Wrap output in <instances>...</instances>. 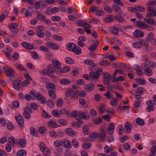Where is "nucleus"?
<instances>
[{
    "label": "nucleus",
    "instance_id": "nucleus-37",
    "mask_svg": "<svg viewBox=\"0 0 156 156\" xmlns=\"http://www.w3.org/2000/svg\"><path fill=\"white\" fill-rule=\"evenodd\" d=\"M143 42L141 40L135 42L132 44V46L133 48H140L142 46Z\"/></svg>",
    "mask_w": 156,
    "mask_h": 156
},
{
    "label": "nucleus",
    "instance_id": "nucleus-57",
    "mask_svg": "<svg viewBox=\"0 0 156 156\" xmlns=\"http://www.w3.org/2000/svg\"><path fill=\"white\" fill-rule=\"evenodd\" d=\"M70 75L73 77H77L79 75V73L78 70L76 69L73 70L70 73Z\"/></svg>",
    "mask_w": 156,
    "mask_h": 156
},
{
    "label": "nucleus",
    "instance_id": "nucleus-9",
    "mask_svg": "<svg viewBox=\"0 0 156 156\" xmlns=\"http://www.w3.org/2000/svg\"><path fill=\"white\" fill-rule=\"evenodd\" d=\"M87 93L84 90H76L75 91V94L73 97L72 98H77L78 96L80 97H84L87 96Z\"/></svg>",
    "mask_w": 156,
    "mask_h": 156
},
{
    "label": "nucleus",
    "instance_id": "nucleus-17",
    "mask_svg": "<svg viewBox=\"0 0 156 156\" xmlns=\"http://www.w3.org/2000/svg\"><path fill=\"white\" fill-rule=\"evenodd\" d=\"M16 119L21 127L23 128L24 124L23 118L20 114H18L15 117Z\"/></svg>",
    "mask_w": 156,
    "mask_h": 156
},
{
    "label": "nucleus",
    "instance_id": "nucleus-48",
    "mask_svg": "<svg viewBox=\"0 0 156 156\" xmlns=\"http://www.w3.org/2000/svg\"><path fill=\"white\" fill-rule=\"evenodd\" d=\"M156 153V146L152 147L150 150V152L149 156H155Z\"/></svg>",
    "mask_w": 156,
    "mask_h": 156
},
{
    "label": "nucleus",
    "instance_id": "nucleus-43",
    "mask_svg": "<svg viewBox=\"0 0 156 156\" xmlns=\"http://www.w3.org/2000/svg\"><path fill=\"white\" fill-rule=\"evenodd\" d=\"M21 45L23 47L27 49H31L33 48V45L26 42L22 43Z\"/></svg>",
    "mask_w": 156,
    "mask_h": 156
},
{
    "label": "nucleus",
    "instance_id": "nucleus-59",
    "mask_svg": "<svg viewBox=\"0 0 156 156\" xmlns=\"http://www.w3.org/2000/svg\"><path fill=\"white\" fill-rule=\"evenodd\" d=\"M82 130L83 133L85 134H88L90 132L89 129L86 125H84L83 126Z\"/></svg>",
    "mask_w": 156,
    "mask_h": 156
},
{
    "label": "nucleus",
    "instance_id": "nucleus-50",
    "mask_svg": "<svg viewBox=\"0 0 156 156\" xmlns=\"http://www.w3.org/2000/svg\"><path fill=\"white\" fill-rule=\"evenodd\" d=\"M52 115L56 118H59L61 117V114L57 110H54L51 112Z\"/></svg>",
    "mask_w": 156,
    "mask_h": 156
},
{
    "label": "nucleus",
    "instance_id": "nucleus-51",
    "mask_svg": "<svg viewBox=\"0 0 156 156\" xmlns=\"http://www.w3.org/2000/svg\"><path fill=\"white\" fill-rule=\"evenodd\" d=\"M48 94L50 98L52 99H55L56 98V95L55 92L52 90H49Z\"/></svg>",
    "mask_w": 156,
    "mask_h": 156
},
{
    "label": "nucleus",
    "instance_id": "nucleus-56",
    "mask_svg": "<svg viewBox=\"0 0 156 156\" xmlns=\"http://www.w3.org/2000/svg\"><path fill=\"white\" fill-rule=\"evenodd\" d=\"M72 51H73L74 52L76 55H80L82 52L81 48L76 45Z\"/></svg>",
    "mask_w": 156,
    "mask_h": 156
},
{
    "label": "nucleus",
    "instance_id": "nucleus-39",
    "mask_svg": "<svg viewBox=\"0 0 156 156\" xmlns=\"http://www.w3.org/2000/svg\"><path fill=\"white\" fill-rule=\"evenodd\" d=\"M125 128L126 133H129L131 132L132 126L130 123L126 122L125 124Z\"/></svg>",
    "mask_w": 156,
    "mask_h": 156
},
{
    "label": "nucleus",
    "instance_id": "nucleus-16",
    "mask_svg": "<svg viewBox=\"0 0 156 156\" xmlns=\"http://www.w3.org/2000/svg\"><path fill=\"white\" fill-rule=\"evenodd\" d=\"M115 128L114 124L111 122L109 123L108 126V128L107 130V133L110 135H112L114 133V130Z\"/></svg>",
    "mask_w": 156,
    "mask_h": 156
},
{
    "label": "nucleus",
    "instance_id": "nucleus-61",
    "mask_svg": "<svg viewBox=\"0 0 156 156\" xmlns=\"http://www.w3.org/2000/svg\"><path fill=\"white\" fill-rule=\"evenodd\" d=\"M105 105H102L99 107L98 108L99 112L100 114H102L105 110Z\"/></svg>",
    "mask_w": 156,
    "mask_h": 156
},
{
    "label": "nucleus",
    "instance_id": "nucleus-62",
    "mask_svg": "<svg viewBox=\"0 0 156 156\" xmlns=\"http://www.w3.org/2000/svg\"><path fill=\"white\" fill-rule=\"evenodd\" d=\"M136 80L138 83L141 85H144L146 83V81L140 78H136Z\"/></svg>",
    "mask_w": 156,
    "mask_h": 156
},
{
    "label": "nucleus",
    "instance_id": "nucleus-20",
    "mask_svg": "<svg viewBox=\"0 0 156 156\" xmlns=\"http://www.w3.org/2000/svg\"><path fill=\"white\" fill-rule=\"evenodd\" d=\"M31 111V109L27 107L24 109L23 115L25 119H30L31 117L30 115Z\"/></svg>",
    "mask_w": 156,
    "mask_h": 156
},
{
    "label": "nucleus",
    "instance_id": "nucleus-63",
    "mask_svg": "<svg viewBox=\"0 0 156 156\" xmlns=\"http://www.w3.org/2000/svg\"><path fill=\"white\" fill-rule=\"evenodd\" d=\"M113 149L112 147H109L107 145H105L104 148V151L106 153H109L111 152Z\"/></svg>",
    "mask_w": 156,
    "mask_h": 156
},
{
    "label": "nucleus",
    "instance_id": "nucleus-2",
    "mask_svg": "<svg viewBox=\"0 0 156 156\" xmlns=\"http://www.w3.org/2000/svg\"><path fill=\"white\" fill-rule=\"evenodd\" d=\"M51 65H48L47 66V69H43L42 70L40 71V74L42 75H47L52 78H55L56 76L53 74V73L55 71L54 70H51Z\"/></svg>",
    "mask_w": 156,
    "mask_h": 156
},
{
    "label": "nucleus",
    "instance_id": "nucleus-25",
    "mask_svg": "<svg viewBox=\"0 0 156 156\" xmlns=\"http://www.w3.org/2000/svg\"><path fill=\"white\" fill-rule=\"evenodd\" d=\"M77 122H73L72 123V125L73 126L76 127L78 128L81 127L80 125L83 123V121L82 119L80 118H76Z\"/></svg>",
    "mask_w": 156,
    "mask_h": 156
},
{
    "label": "nucleus",
    "instance_id": "nucleus-54",
    "mask_svg": "<svg viewBox=\"0 0 156 156\" xmlns=\"http://www.w3.org/2000/svg\"><path fill=\"white\" fill-rule=\"evenodd\" d=\"M38 130L40 133L43 134L46 132L47 128L44 126H41L38 127Z\"/></svg>",
    "mask_w": 156,
    "mask_h": 156
},
{
    "label": "nucleus",
    "instance_id": "nucleus-58",
    "mask_svg": "<svg viewBox=\"0 0 156 156\" xmlns=\"http://www.w3.org/2000/svg\"><path fill=\"white\" fill-rule=\"evenodd\" d=\"M118 100L116 98H115L112 100L110 101V104L112 106L116 107L118 105Z\"/></svg>",
    "mask_w": 156,
    "mask_h": 156
},
{
    "label": "nucleus",
    "instance_id": "nucleus-31",
    "mask_svg": "<svg viewBox=\"0 0 156 156\" xmlns=\"http://www.w3.org/2000/svg\"><path fill=\"white\" fill-rule=\"evenodd\" d=\"M98 135L99 138L102 139H104L106 136V133L105 129L103 128H101Z\"/></svg>",
    "mask_w": 156,
    "mask_h": 156
},
{
    "label": "nucleus",
    "instance_id": "nucleus-19",
    "mask_svg": "<svg viewBox=\"0 0 156 156\" xmlns=\"http://www.w3.org/2000/svg\"><path fill=\"white\" fill-rule=\"evenodd\" d=\"M62 145L67 148H70L72 147L70 141L66 139L62 140Z\"/></svg>",
    "mask_w": 156,
    "mask_h": 156
},
{
    "label": "nucleus",
    "instance_id": "nucleus-52",
    "mask_svg": "<svg viewBox=\"0 0 156 156\" xmlns=\"http://www.w3.org/2000/svg\"><path fill=\"white\" fill-rule=\"evenodd\" d=\"M27 152L24 149L19 150L17 152V156H26Z\"/></svg>",
    "mask_w": 156,
    "mask_h": 156
},
{
    "label": "nucleus",
    "instance_id": "nucleus-60",
    "mask_svg": "<svg viewBox=\"0 0 156 156\" xmlns=\"http://www.w3.org/2000/svg\"><path fill=\"white\" fill-rule=\"evenodd\" d=\"M144 73L148 76H151L153 74L152 71L149 68H146L144 70Z\"/></svg>",
    "mask_w": 156,
    "mask_h": 156
},
{
    "label": "nucleus",
    "instance_id": "nucleus-53",
    "mask_svg": "<svg viewBox=\"0 0 156 156\" xmlns=\"http://www.w3.org/2000/svg\"><path fill=\"white\" fill-rule=\"evenodd\" d=\"M80 24L84 28L85 30L88 29H90L91 26L86 22L83 21H80Z\"/></svg>",
    "mask_w": 156,
    "mask_h": 156
},
{
    "label": "nucleus",
    "instance_id": "nucleus-55",
    "mask_svg": "<svg viewBox=\"0 0 156 156\" xmlns=\"http://www.w3.org/2000/svg\"><path fill=\"white\" fill-rule=\"evenodd\" d=\"M14 66L15 67L18 69L20 71L25 70L27 71L26 69H25L23 66L21 64L19 63H15Z\"/></svg>",
    "mask_w": 156,
    "mask_h": 156
},
{
    "label": "nucleus",
    "instance_id": "nucleus-10",
    "mask_svg": "<svg viewBox=\"0 0 156 156\" xmlns=\"http://www.w3.org/2000/svg\"><path fill=\"white\" fill-rule=\"evenodd\" d=\"M75 94V92L74 90L71 88H68L67 89L65 92V96L66 98L70 97L71 99H75L76 98H72V97Z\"/></svg>",
    "mask_w": 156,
    "mask_h": 156
},
{
    "label": "nucleus",
    "instance_id": "nucleus-6",
    "mask_svg": "<svg viewBox=\"0 0 156 156\" xmlns=\"http://www.w3.org/2000/svg\"><path fill=\"white\" fill-rule=\"evenodd\" d=\"M144 61L145 63L142 64V67H147V66H149L154 68L156 67V63L154 62L149 60L147 58H145Z\"/></svg>",
    "mask_w": 156,
    "mask_h": 156
},
{
    "label": "nucleus",
    "instance_id": "nucleus-38",
    "mask_svg": "<svg viewBox=\"0 0 156 156\" xmlns=\"http://www.w3.org/2000/svg\"><path fill=\"white\" fill-rule=\"evenodd\" d=\"M143 41L142 46L144 45L145 47V50L147 51H149L152 50L153 48L150 46L149 43L147 41L141 40Z\"/></svg>",
    "mask_w": 156,
    "mask_h": 156
},
{
    "label": "nucleus",
    "instance_id": "nucleus-35",
    "mask_svg": "<svg viewBox=\"0 0 156 156\" xmlns=\"http://www.w3.org/2000/svg\"><path fill=\"white\" fill-rule=\"evenodd\" d=\"M102 122V119L99 117L93 118L92 119V122L93 124L95 125H99Z\"/></svg>",
    "mask_w": 156,
    "mask_h": 156
},
{
    "label": "nucleus",
    "instance_id": "nucleus-42",
    "mask_svg": "<svg viewBox=\"0 0 156 156\" xmlns=\"http://www.w3.org/2000/svg\"><path fill=\"white\" fill-rule=\"evenodd\" d=\"M112 8L118 14H122V11L119 7L115 5H113L112 6Z\"/></svg>",
    "mask_w": 156,
    "mask_h": 156
},
{
    "label": "nucleus",
    "instance_id": "nucleus-46",
    "mask_svg": "<svg viewBox=\"0 0 156 156\" xmlns=\"http://www.w3.org/2000/svg\"><path fill=\"white\" fill-rule=\"evenodd\" d=\"M42 116L45 118H50L51 116L49 115L48 113L46 112L45 110L43 109L41 112Z\"/></svg>",
    "mask_w": 156,
    "mask_h": 156
},
{
    "label": "nucleus",
    "instance_id": "nucleus-11",
    "mask_svg": "<svg viewBox=\"0 0 156 156\" xmlns=\"http://www.w3.org/2000/svg\"><path fill=\"white\" fill-rule=\"evenodd\" d=\"M46 45L50 49L56 50L59 49V47L58 45L54 42H48L46 44Z\"/></svg>",
    "mask_w": 156,
    "mask_h": 156
},
{
    "label": "nucleus",
    "instance_id": "nucleus-29",
    "mask_svg": "<svg viewBox=\"0 0 156 156\" xmlns=\"http://www.w3.org/2000/svg\"><path fill=\"white\" fill-rule=\"evenodd\" d=\"M45 87L48 91L49 90H55L56 89V86L53 83L48 82L46 83Z\"/></svg>",
    "mask_w": 156,
    "mask_h": 156
},
{
    "label": "nucleus",
    "instance_id": "nucleus-33",
    "mask_svg": "<svg viewBox=\"0 0 156 156\" xmlns=\"http://www.w3.org/2000/svg\"><path fill=\"white\" fill-rule=\"evenodd\" d=\"M71 68L69 66H65L62 67V68L60 69V71H59L60 73H67L69 72Z\"/></svg>",
    "mask_w": 156,
    "mask_h": 156
},
{
    "label": "nucleus",
    "instance_id": "nucleus-21",
    "mask_svg": "<svg viewBox=\"0 0 156 156\" xmlns=\"http://www.w3.org/2000/svg\"><path fill=\"white\" fill-rule=\"evenodd\" d=\"M16 142L18 145L22 148L25 147L27 144L26 141L24 139H17L16 140Z\"/></svg>",
    "mask_w": 156,
    "mask_h": 156
},
{
    "label": "nucleus",
    "instance_id": "nucleus-24",
    "mask_svg": "<svg viewBox=\"0 0 156 156\" xmlns=\"http://www.w3.org/2000/svg\"><path fill=\"white\" fill-rule=\"evenodd\" d=\"M47 125L50 128L52 129H55L59 126L56 122L52 120H50L48 122Z\"/></svg>",
    "mask_w": 156,
    "mask_h": 156
},
{
    "label": "nucleus",
    "instance_id": "nucleus-8",
    "mask_svg": "<svg viewBox=\"0 0 156 156\" xmlns=\"http://www.w3.org/2000/svg\"><path fill=\"white\" fill-rule=\"evenodd\" d=\"M78 114L80 117L83 119L88 120L90 118V116L88 112L86 110H84L83 112L79 111Z\"/></svg>",
    "mask_w": 156,
    "mask_h": 156
},
{
    "label": "nucleus",
    "instance_id": "nucleus-41",
    "mask_svg": "<svg viewBox=\"0 0 156 156\" xmlns=\"http://www.w3.org/2000/svg\"><path fill=\"white\" fill-rule=\"evenodd\" d=\"M120 26L119 25H115L113 27L112 31L115 34H116L118 33L120 29Z\"/></svg>",
    "mask_w": 156,
    "mask_h": 156
},
{
    "label": "nucleus",
    "instance_id": "nucleus-36",
    "mask_svg": "<svg viewBox=\"0 0 156 156\" xmlns=\"http://www.w3.org/2000/svg\"><path fill=\"white\" fill-rule=\"evenodd\" d=\"M111 77V75L108 73H106L104 76L103 82L106 84H109V80Z\"/></svg>",
    "mask_w": 156,
    "mask_h": 156
},
{
    "label": "nucleus",
    "instance_id": "nucleus-44",
    "mask_svg": "<svg viewBox=\"0 0 156 156\" xmlns=\"http://www.w3.org/2000/svg\"><path fill=\"white\" fill-rule=\"evenodd\" d=\"M134 69L136 71L138 75L141 76L143 75V73L142 72L141 68L137 65H135L134 66Z\"/></svg>",
    "mask_w": 156,
    "mask_h": 156
},
{
    "label": "nucleus",
    "instance_id": "nucleus-47",
    "mask_svg": "<svg viewBox=\"0 0 156 156\" xmlns=\"http://www.w3.org/2000/svg\"><path fill=\"white\" fill-rule=\"evenodd\" d=\"M149 12L146 14V16L147 17H152L153 16H156V9L153 10L152 9L151 11H149Z\"/></svg>",
    "mask_w": 156,
    "mask_h": 156
},
{
    "label": "nucleus",
    "instance_id": "nucleus-30",
    "mask_svg": "<svg viewBox=\"0 0 156 156\" xmlns=\"http://www.w3.org/2000/svg\"><path fill=\"white\" fill-rule=\"evenodd\" d=\"M59 83L62 85H67L71 83V81L68 78H62L60 79Z\"/></svg>",
    "mask_w": 156,
    "mask_h": 156
},
{
    "label": "nucleus",
    "instance_id": "nucleus-23",
    "mask_svg": "<svg viewBox=\"0 0 156 156\" xmlns=\"http://www.w3.org/2000/svg\"><path fill=\"white\" fill-rule=\"evenodd\" d=\"M65 132L67 134L71 136H75L77 135L76 132L71 128H66L65 130Z\"/></svg>",
    "mask_w": 156,
    "mask_h": 156
},
{
    "label": "nucleus",
    "instance_id": "nucleus-15",
    "mask_svg": "<svg viewBox=\"0 0 156 156\" xmlns=\"http://www.w3.org/2000/svg\"><path fill=\"white\" fill-rule=\"evenodd\" d=\"M83 88L88 91H92L95 89V85L92 83L86 84L84 85Z\"/></svg>",
    "mask_w": 156,
    "mask_h": 156
},
{
    "label": "nucleus",
    "instance_id": "nucleus-64",
    "mask_svg": "<svg viewBox=\"0 0 156 156\" xmlns=\"http://www.w3.org/2000/svg\"><path fill=\"white\" fill-rule=\"evenodd\" d=\"M75 82L76 84L79 86L83 85L85 83V81L81 79H80L77 80Z\"/></svg>",
    "mask_w": 156,
    "mask_h": 156
},
{
    "label": "nucleus",
    "instance_id": "nucleus-45",
    "mask_svg": "<svg viewBox=\"0 0 156 156\" xmlns=\"http://www.w3.org/2000/svg\"><path fill=\"white\" fill-rule=\"evenodd\" d=\"M108 58L110 61H112L116 59L117 57L114 56L110 54L107 53L105 55L104 57V58Z\"/></svg>",
    "mask_w": 156,
    "mask_h": 156
},
{
    "label": "nucleus",
    "instance_id": "nucleus-18",
    "mask_svg": "<svg viewBox=\"0 0 156 156\" xmlns=\"http://www.w3.org/2000/svg\"><path fill=\"white\" fill-rule=\"evenodd\" d=\"M17 26L18 25L16 23H12L9 25L8 27L12 32L17 33L18 32V30L16 28Z\"/></svg>",
    "mask_w": 156,
    "mask_h": 156
},
{
    "label": "nucleus",
    "instance_id": "nucleus-1",
    "mask_svg": "<svg viewBox=\"0 0 156 156\" xmlns=\"http://www.w3.org/2000/svg\"><path fill=\"white\" fill-rule=\"evenodd\" d=\"M51 63L52 65L49 64L51 66V70H55V72L54 73H55L57 74H60L59 71L58 70L60 69L62 65L61 62L58 60L54 59L52 60Z\"/></svg>",
    "mask_w": 156,
    "mask_h": 156
},
{
    "label": "nucleus",
    "instance_id": "nucleus-14",
    "mask_svg": "<svg viewBox=\"0 0 156 156\" xmlns=\"http://www.w3.org/2000/svg\"><path fill=\"white\" fill-rule=\"evenodd\" d=\"M12 84L13 87L16 90H22L21 82L20 80H16L14 81Z\"/></svg>",
    "mask_w": 156,
    "mask_h": 156
},
{
    "label": "nucleus",
    "instance_id": "nucleus-5",
    "mask_svg": "<svg viewBox=\"0 0 156 156\" xmlns=\"http://www.w3.org/2000/svg\"><path fill=\"white\" fill-rule=\"evenodd\" d=\"M133 25L138 28L142 29H145L147 26V24L140 20L136 21L134 23Z\"/></svg>",
    "mask_w": 156,
    "mask_h": 156
},
{
    "label": "nucleus",
    "instance_id": "nucleus-26",
    "mask_svg": "<svg viewBox=\"0 0 156 156\" xmlns=\"http://www.w3.org/2000/svg\"><path fill=\"white\" fill-rule=\"evenodd\" d=\"M155 5H156V0L150 1L147 3L146 4V5L147 6V10L148 11H151L153 8L151 6Z\"/></svg>",
    "mask_w": 156,
    "mask_h": 156
},
{
    "label": "nucleus",
    "instance_id": "nucleus-13",
    "mask_svg": "<svg viewBox=\"0 0 156 156\" xmlns=\"http://www.w3.org/2000/svg\"><path fill=\"white\" fill-rule=\"evenodd\" d=\"M36 34L40 37H43L44 35V33L42 32L44 30V27L42 26H39L37 27Z\"/></svg>",
    "mask_w": 156,
    "mask_h": 156
},
{
    "label": "nucleus",
    "instance_id": "nucleus-3",
    "mask_svg": "<svg viewBox=\"0 0 156 156\" xmlns=\"http://www.w3.org/2000/svg\"><path fill=\"white\" fill-rule=\"evenodd\" d=\"M146 104L148 105L146 108L147 111L151 112L154 110V106L156 105V103L153 100H149L147 101Z\"/></svg>",
    "mask_w": 156,
    "mask_h": 156
},
{
    "label": "nucleus",
    "instance_id": "nucleus-32",
    "mask_svg": "<svg viewBox=\"0 0 156 156\" xmlns=\"http://www.w3.org/2000/svg\"><path fill=\"white\" fill-rule=\"evenodd\" d=\"M155 34L152 32L148 33L146 37V39L150 42L155 38Z\"/></svg>",
    "mask_w": 156,
    "mask_h": 156
},
{
    "label": "nucleus",
    "instance_id": "nucleus-27",
    "mask_svg": "<svg viewBox=\"0 0 156 156\" xmlns=\"http://www.w3.org/2000/svg\"><path fill=\"white\" fill-rule=\"evenodd\" d=\"M133 35L136 37L141 38L144 36V33L140 30H136L134 32Z\"/></svg>",
    "mask_w": 156,
    "mask_h": 156
},
{
    "label": "nucleus",
    "instance_id": "nucleus-40",
    "mask_svg": "<svg viewBox=\"0 0 156 156\" xmlns=\"http://www.w3.org/2000/svg\"><path fill=\"white\" fill-rule=\"evenodd\" d=\"M65 62L67 64L70 65L74 64L75 63V60L70 57H66L65 58Z\"/></svg>",
    "mask_w": 156,
    "mask_h": 156
},
{
    "label": "nucleus",
    "instance_id": "nucleus-12",
    "mask_svg": "<svg viewBox=\"0 0 156 156\" xmlns=\"http://www.w3.org/2000/svg\"><path fill=\"white\" fill-rule=\"evenodd\" d=\"M101 71L98 70L96 72L91 71L89 73V76L92 79H97L100 76V72Z\"/></svg>",
    "mask_w": 156,
    "mask_h": 156
},
{
    "label": "nucleus",
    "instance_id": "nucleus-22",
    "mask_svg": "<svg viewBox=\"0 0 156 156\" xmlns=\"http://www.w3.org/2000/svg\"><path fill=\"white\" fill-rule=\"evenodd\" d=\"M30 94L31 95L32 97H34V99L33 100H35L36 99L38 100L42 97L43 96L42 94L39 92L35 93L33 91H31L30 92Z\"/></svg>",
    "mask_w": 156,
    "mask_h": 156
},
{
    "label": "nucleus",
    "instance_id": "nucleus-49",
    "mask_svg": "<svg viewBox=\"0 0 156 156\" xmlns=\"http://www.w3.org/2000/svg\"><path fill=\"white\" fill-rule=\"evenodd\" d=\"M76 45L73 43H70L66 45L67 49L70 51H72Z\"/></svg>",
    "mask_w": 156,
    "mask_h": 156
},
{
    "label": "nucleus",
    "instance_id": "nucleus-28",
    "mask_svg": "<svg viewBox=\"0 0 156 156\" xmlns=\"http://www.w3.org/2000/svg\"><path fill=\"white\" fill-rule=\"evenodd\" d=\"M144 20L147 23L152 26L156 25V21L153 19L151 18H144Z\"/></svg>",
    "mask_w": 156,
    "mask_h": 156
},
{
    "label": "nucleus",
    "instance_id": "nucleus-4",
    "mask_svg": "<svg viewBox=\"0 0 156 156\" xmlns=\"http://www.w3.org/2000/svg\"><path fill=\"white\" fill-rule=\"evenodd\" d=\"M4 71L7 76H13L15 75V71L9 66L3 68Z\"/></svg>",
    "mask_w": 156,
    "mask_h": 156
},
{
    "label": "nucleus",
    "instance_id": "nucleus-7",
    "mask_svg": "<svg viewBox=\"0 0 156 156\" xmlns=\"http://www.w3.org/2000/svg\"><path fill=\"white\" fill-rule=\"evenodd\" d=\"M128 10L132 12H135L136 11L143 12L145 10V9L142 6H136L134 7H129Z\"/></svg>",
    "mask_w": 156,
    "mask_h": 156
},
{
    "label": "nucleus",
    "instance_id": "nucleus-34",
    "mask_svg": "<svg viewBox=\"0 0 156 156\" xmlns=\"http://www.w3.org/2000/svg\"><path fill=\"white\" fill-rule=\"evenodd\" d=\"M98 137V134L96 132H93L91 133L90 135L89 140H86L85 141H91L94 140L95 139Z\"/></svg>",
    "mask_w": 156,
    "mask_h": 156
}]
</instances>
